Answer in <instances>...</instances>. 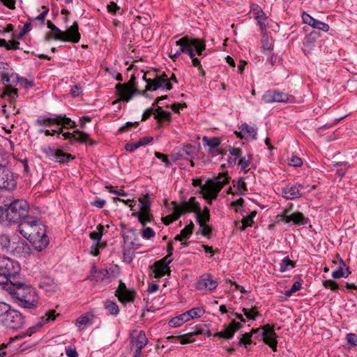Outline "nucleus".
<instances>
[{
	"mask_svg": "<svg viewBox=\"0 0 357 357\" xmlns=\"http://www.w3.org/2000/svg\"><path fill=\"white\" fill-rule=\"evenodd\" d=\"M295 266V263L290 260L289 257H285L282 262L280 264L279 271L280 272H285Z\"/></svg>",
	"mask_w": 357,
	"mask_h": 357,
	"instance_id": "nucleus-43",
	"label": "nucleus"
},
{
	"mask_svg": "<svg viewBox=\"0 0 357 357\" xmlns=\"http://www.w3.org/2000/svg\"><path fill=\"white\" fill-rule=\"evenodd\" d=\"M56 114H54L52 117H47L45 116H39L35 121L37 126H50L52 123L56 124Z\"/></svg>",
	"mask_w": 357,
	"mask_h": 357,
	"instance_id": "nucleus-37",
	"label": "nucleus"
},
{
	"mask_svg": "<svg viewBox=\"0 0 357 357\" xmlns=\"http://www.w3.org/2000/svg\"><path fill=\"white\" fill-rule=\"evenodd\" d=\"M42 8L43 9V11L40 15H38L37 17H36L33 20H38L41 22V24H43L44 22H45V17L47 16V15L49 12V8L45 6H43Z\"/></svg>",
	"mask_w": 357,
	"mask_h": 357,
	"instance_id": "nucleus-55",
	"label": "nucleus"
},
{
	"mask_svg": "<svg viewBox=\"0 0 357 357\" xmlns=\"http://www.w3.org/2000/svg\"><path fill=\"white\" fill-rule=\"evenodd\" d=\"M323 285L326 289L335 291L339 289V285L332 280H327L323 282Z\"/></svg>",
	"mask_w": 357,
	"mask_h": 357,
	"instance_id": "nucleus-53",
	"label": "nucleus"
},
{
	"mask_svg": "<svg viewBox=\"0 0 357 357\" xmlns=\"http://www.w3.org/2000/svg\"><path fill=\"white\" fill-rule=\"evenodd\" d=\"M304 216L303 213L300 212H294L289 213V211H285L284 214L282 215L281 220L286 222V223H303Z\"/></svg>",
	"mask_w": 357,
	"mask_h": 357,
	"instance_id": "nucleus-27",
	"label": "nucleus"
},
{
	"mask_svg": "<svg viewBox=\"0 0 357 357\" xmlns=\"http://www.w3.org/2000/svg\"><path fill=\"white\" fill-rule=\"evenodd\" d=\"M194 225H186L185 228H183L179 234H177L174 237L175 241H178L181 242V245L183 246H187L188 243L185 241L188 238H190L192 233Z\"/></svg>",
	"mask_w": 357,
	"mask_h": 357,
	"instance_id": "nucleus-30",
	"label": "nucleus"
},
{
	"mask_svg": "<svg viewBox=\"0 0 357 357\" xmlns=\"http://www.w3.org/2000/svg\"><path fill=\"white\" fill-rule=\"evenodd\" d=\"M224 326V331L215 333L213 334V336L227 340L231 339L234 337L235 333L242 328V324L240 322L232 320L229 325H225Z\"/></svg>",
	"mask_w": 357,
	"mask_h": 357,
	"instance_id": "nucleus-17",
	"label": "nucleus"
},
{
	"mask_svg": "<svg viewBox=\"0 0 357 357\" xmlns=\"http://www.w3.org/2000/svg\"><path fill=\"white\" fill-rule=\"evenodd\" d=\"M116 295L121 302H131L135 298V292L128 289L126 284L121 282L116 291Z\"/></svg>",
	"mask_w": 357,
	"mask_h": 357,
	"instance_id": "nucleus-22",
	"label": "nucleus"
},
{
	"mask_svg": "<svg viewBox=\"0 0 357 357\" xmlns=\"http://www.w3.org/2000/svg\"><path fill=\"white\" fill-rule=\"evenodd\" d=\"M18 231L26 238L37 251H42L49 244L45 225H19Z\"/></svg>",
	"mask_w": 357,
	"mask_h": 357,
	"instance_id": "nucleus-5",
	"label": "nucleus"
},
{
	"mask_svg": "<svg viewBox=\"0 0 357 357\" xmlns=\"http://www.w3.org/2000/svg\"><path fill=\"white\" fill-rule=\"evenodd\" d=\"M6 206H0V223H18L28 215L29 205L25 199H16Z\"/></svg>",
	"mask_w": 357,
	"mask_h": 357,
	"instance_id": "nucleus-6",
	"label": "nucleus"
},
{
	"mask_svg": "<svg viewBox=\"0 0 357 357\" xmlns=\"http://www.w3.org/2000/svg\"><path fill=\"white\" fill-rule=\"evenodd\" d=\"M146 76V73L143 76V79L146 82V91H155L160 88L166 90H171L172 89V86L169 83L165 74L155 76L153 79L147 78Z\"/></svg>",
	"mask_w": 357,
	"mask_h": 357,
	"instance_id": "nucleus-13",
	"label": "nucleus"
},
{
	"mask_svg": "<svg viewBox=\"0 0 357 357\" xmlns=\"http://www.w3.org/2000/svg\"><path fill=\"white\" fill-rule=\"evenodd\" d=\"M104 305L105 309H107L111 314L117 315L119 314V308L115 302L107 300L105 302Z\"/></svg>",
	"mask_w": 357,
	"mask_h": 357,
	"instance_id": "nucleus-46",
	"label": "nucleus"
},
{
	"mask_svg": "<svg viewBox=\"0 0 357 357\" xmlns=\"http://www.w3.org/2000/svg\"><path fill=\"white\" fill-rule=\"evenodd\" d=\"M20 76L15 73L11 68L8 70V73L3 78L2 84L8 85L6 86L4 90V95L8 96L10 100H15L17 97V89L14 88L13 86L18 84Z\"/></svg>",
	"mask_w": 357,
	"mask_h": 357,
	"instance_id": "nucleus-11",
	"label": "nucleus"
},
{
	"mask_svg": "<svg viewBox=\"0 0 357 357\" xmlns=\"http://www.w3.org/2000/svg\"><path fill=\"white\" fill-rule=\"evenodd\" d=\"M59 149H55L48 145H45L41 147L42 152L50 160H54Z\"/></svg>",
	"mask_w": 357,
	"mask_h": 357,
	"instance_id": "nucleus-41",
	"label": "nucleus"
},
{
	"mask_svg": "<svg viewBox=\"0 0 357 357\" xmlns=\"http://www.w3.org/2000/svg\"><path fill=\"white\" fill-rule=\"evenodd\" d=\"M188 311L191 319L199 318L202 317L205 312L204 310L202 307H193Z\"/></svg>",
	"mask_w": 357,
	"mask_h": 357,
	"instance_id": "nucleus-49",
	"label": "nucleus"
},
{
	"mask_svg": "<svg viewBox=\"0 0 357 357\" xmlns=\"http://www.w3.org/2000/svg\"><path fill=\"white\" fill-rule=\"evenodd\" d=\"M130 338L131 348L142 349L148 343V339L143 331H133Z\"/></svg>",
	"mask_w": 357,
	"mask_h": 357,
	"instance_id": "nucleus-19",
	"label": "nucleus"
},
{
	"mask_svg": "<svg viewBox=\"0 0 357 357\" xmlns=\"http://www.w3.org/2000/svg\"><path fill=\"white\" fill-rule=\"evenodd\" d=\"M56 125H61L63 128H73L76 127V123L75 121H72L70 118L66 117L65 114H56Z\"/></svg>",
	"mask_w": 357,
	"mask_h": 357,
	"instance_id": "nucleus-34",
	"label": "nucleus"
},
{
	"mask_svg": "<svg viewBox=\"0 0 357 357\" xmlns=\"http://www.w3.org/2000/svg\"><path fill=\"white\" fill-rule=\"evenodd\" d=\"M206 327V325H197L196 326L192 331L189 332L190 335H192V337H194L195 335H201L204 333V328Z\"/></svg>",
	"mask_w": 357,
	"mask_h": 357,
	"instance_id": "nucleus-57",
	"label": "nucleus"
},
{
	"mask_svg": "<svg viewBox=\"0 0 357 357\" xmlns=\"http://www.w3.org/2000/svg\"><path fill=\"white\" fill-rule=\"evenodd\" d=\"M39 287L47 292H54L57 289V284L54 280L49 277L41 278Z\"/></svg>",
	"mask_w": 357,
	"mask_h": 357,
	"instance_id": "nucleus-33",
	"label": "nucleus"
},
{
	"mask_svg": "<svg viewBox=\"0 0 357 357\" xmlns=\"http://www.w3.org/2000/svg\"><path fill=\"white\" fill-rule=\"evenodd\" d=\"M62 136L64 139H73L79 142H85L89 137L86 133L79 130H75L73 133L69 132H63Z\"/></svg>",
	"mask_w": 357,
	"mask_h": 357,
	"instance_id": "nucleus-32",
	"label": "nucleus"
},
{
	"mask_svg": "<svg viewBox=\"0 0 357 357\" xmlns=\"http://www.w3.org/2000/svg\"><path fill=\"white\" fill-rule=\"evenodd\" d=\"M11 67L5 62H0V78L1 81H3V78L7 75L8 73V70H10Z\"/></svg>",
	"mask_w": 357,
	"mask_h": 357,
	"instance_id": "nucleus-51",
	"label": "nucleus"
},
{
	"mask_svg": "<svg viewBox=\"0 0 357 357\" xmlns=\"http://www.w3.org/2000/svg\"><path fill=\"white\" fill-rule=\"evenodd\" d=\"M236 134L241 138L254 139L256 138L257 130L247 123H243L239 128V131L236 132Z\"/></svg>",
	"mask_w": 357,
	"mask_h": 357,
	"instance_id": "nucleus-26",
	"label": "nucleus"
},
{
	"mask_svg": "<svg viewBox=\"0 0 357 357\" xmlns=\"http://www.w3.org/2000/svg\"><path fill=\"white\" fill-rule=\"evenodd\" d=\"M202 142L204 143V146L208 147V151L209 153L217 155L219 153L218 147L219 146L220 144V141L217 137H203Z\"/></svg>",
	"mask_w": 357,
	"mask_h": 357,
	"instance_id": "nucleus-28",
	"label": "nucleus"
},
{
	"mask_svg": "<svg viewBox=\"0 0 357 357\" xmlns=\"http://www.w3.org/2000/svg\"><path fill=\"white\" fill-rule=\"evenodd\" d=\"M155 155L157 158L160 159L167 167L172 165V163L168 159L167 155L157 151L155 152Z\"/></svg>",
	"mask_w": 357,
	"mask_h": 357,
	"instance_id": "nucleus-58",
	"label": "nucleus"
},
{
	"mask_svg": "<svg viewBox=\"0 0 357 357\" xmlns=\"http://www.w3.org/2000/svg\"><path fill=\"white\" fill-rule=\"evenodd\" d=\"M302 164V160L298 156L294 155L289 160V165L293 167H300Z\"/></svg>",
	"mask_w": 357,
	"mask_h": 357,
	"instance_id": "nucleus-61",
	"label": "nucleus"
},
{
	"mask_svg": "<svg viewBox=\"0 0 357 357\" xmlns=\"http://www.w3.org/2000/svg\"><path fill=\"white\" fill-rule=\"evenodd\" d=\"M197 234L209 238L211 235V228L208 225H199V228Z\"/></svg>",
	"mask_w": 357,
	"mask_h": 357,
	"instance_id": "nucleus-47",
	"label": "nucleus"
},
{
	"mask_svg": "<svg viewBox=\"0 0 357 357\" xmlns=\"http://www.w3.org/2000/svg\"><path fill=\"white\" fill-rule=\"evenodd\" d=\"M91 321L90 319L86 315L79 317L76 321V326L81 327L82 326H86Z\"/></svg>",
	"mask_w": 357,
	"mask_h": 357,
	"instance_id": "nucleus-54",
	"label": "nucleus"
},
{
	"mask_svg": "<svg viewBox=\"0 0 357 357\" xmlns=\"http://www.w3.org/2000/svg\"><path fill=\"white\" fill-rule=\"evenodd\" d=\"M347 342L353 346H357V335L348 333L346 336Z\"/></svg>",
	"mask_w": 357,
	"mask_h": 357,
	"instance_id": "nucleus-59",
	"label": "nucleus"
},
{
	"mask_svg": "<svg viewBox=\"0 0 357 357\" xmlns=\"http://www.w3.org/2000/svg\"><path fill=\"white\" fill-rule=\"evenodd\" d=\"M154 277L155 278H160L165 276L166 274H170V268L169 266L163 263L162 261H155L154 263Z\"/></svg>",
	"mask_w": 357,
	"mask_h": 357,
	"instance_id": "nucleus-31",
	"label": "nucleus"
},
{
	"mask_svg": "<svg viewBox=\"0 0 357 357\" xmlns=\"http://www.w3.org/2000/svg\"><path fill=\"white\" fill-rule=\"evenodd\" d=\"M229 177L227 174L223 173L216 177L207 179L204 184L201 178H194L192 184L195 187H199L198 192L202 194L208 204H211L218 197L222 188L229 183Z\"/></svg>",
	"mask_w": 357,
	"mask_h": 357,
	"instance_id": "nucleus-4",
	"label": "nucleus"
},
{
	"mask_svg": "<svg viewBox=\"0 0 357 357\" xmlns=\"http://www.w3.org/2000/svg\"><path fill=\"white\" fill-rule=\"evenodd\" d=\"M252 158L250 155H248L246 158L245 157L241 158L238 161V165L241 166L242 170L245 172L249 169V165L251 162Z\"/></svg>",
	"mask_w": 357,
	"mask_h": 357,
	"instance_id": "nucleus-48",
	"label": "nucleus"
},
{
	"mask_svg": "<svg viewBox=\"0 0 357 357\" xmlns=\"http://www.w3.org/2000/svg\"><path fill=\"white\" fill-rule=\"evenodd\" d=\"M182 150L187 155H189L190 157H192L193 155H195V149L190 144L183 146Z\"/></svg>",
	"mask_w": 357,
	"mask_h": 357,
	"instance_id": "nucleus-62",
	"label": "nucleus"
},
{
	"mask_svg": "<svg viewBox=\"0 0 357 357\" xmlns=\"http://www.w3.org/2000/svg\"><path fill=\"white\" fill-rule=\"evenodd\" d=\"M14 243H11L10 239L8 236L2 234L0 236V247L3 250H6L7 252H13L14 251Z\"/></svg>",
	"mask_w": 357,
	"mask_h": 357,
	"instance_id": "nucleus-36",
	"label": "nucleus"
},
{
	"mask_svg": "<svg viewBox=\"0 0 357 357\" xmlns=\"http://www.w3.org/2000/svg\"><path fill=\"white\" fill-rule=\"evenodd\" d=\"M137 249L138 248H131V247H128L123 245V255L124 260L128 262H131L135 257L134 251Z\"/></svg>",
	"mask_w": 357,
	"mask_h": 357,
	"instance_id": "nucleus-42",
	"label": "nucleus"
},
{
	"mask_svg": "<svg viewBox=\"0 0 357 357\" xmlns=\"http://www.w3.org/2000/svg\"><path fill=\"white\" fill-rule=\"evenodd\" d=\"M0 324L8 329L17 331L24 326V317L17 310L0 301Z\"/></svg>",
	"mask_w": 357,
	"mask_h": 357,
	"instance_id": "nucleus-7",
	"label": "nucleus"
},
{
	"mask_svg": "<svg viewBox=\"0 0 357 357\" xmlns=\"http://www.w3.org/2000/svg\"><path fill=\"white\" fill-rule=\"evenodd\" d=\"M109 13L116 14V12L120 9V7L113 1L110 2L107 6Z\"/></svg>",
	"mask_w": 357,
	"mask_h": 357,
	"instance_id": "nucleus-63",
	"label": "nucleus"
},
{
	"mask_svg": "<svg viewBox=\"0 0 357 357\" xmlns=\"http://www.w3.org/2000/svg\"><path fill=\"white\" fill-rule=\"evenodd\" d=\"M10 295L13 303L25 309H36L38 306L39 296L31 285L16 281L9 283L3 289Z\"/></svg>",
	"mask_w": 357,
	"mask_h": 357,
	"instance_id": "nucleus-2",
	"label": "nucleus"
},
{
	"mask_svg": "<svg viewBox=\"0 0 357 357\" xmlns=\"http://www.w3.org/2000/svg\"><path fill=\"white\" fill-rule=\"evenodd\" d=\"M107 271L105 269L98 270L95 265H92L91 273L86 279L91 281L102 282L106 278Z\"/></svg>",
	"mask_w": 357,
	"mask_h": 357,
	"instance_id": "nucleus-29",
	"label": "nucleus"
},
{
	"mask_svg": "<svg viewBox=\"0 0 357 357\" xmlns=\"http://www.w3.org/2000/svg\"><path fill=\"white\" fill-rule=\"evenodd\" d=\"M242 312L247 319L250 320H255L256 318L260 316L259 312L257 310V307H252L250 310L243 307Z\"/></svg>",
	"mask_w": 357,
	"mask_h": 357,
	"instance_id": "nucleus-44",
	"label": "nucleus"
},
{
	"mask_svg": "<svg viewBox=\"0 0 357 357\" xmlns=\"http://www.w3.org/2000/svg\"><path fill=\"white\" fill-rule=\"evenodd\" d=\"M169 213L162 218L163 223H172L177 220L182 215L193 213L195 214L197 223H207L210 220V210L204 206L202 209L199 202L195 197L180 203L171 202Z\"/></svg>",
	"mask_w": 357,
	"mask_h": 357,
	"instance_id": "nucleus-1",
	"label": "nucleus"
},
{
	"mask_svg": "<svg viewBox=\"0 0 357 357\" xmlns=\"http://www.w3.org/2000/svg\"><path fill=\"white\" fill-rule=\"evenodd\" d=\"M116 89L121 100L126 102H128L135 93V90L127 84H118L116 85Z\"/></svg>",
	"mask_w": 357,
	"mask_h": 357,
	"instance_id": "nucleus-25",
	"label": "nucleus"
},
{
	"mask_svg": "<svg viewBox=\"0 0 357 357\" xmlns=\"http://www.w3.org/2000/svg\"><path fill=\"white\" fill-rule=\"evenodd\" d=\"M124 245L131 248H139L142 245L138 233L128 225H121Z\"/></svg>",
	"mask_w": 357,
	"mask_h": 357,
	"instance_id": "nucleus-14",
	"label": "nucleus"
},
{
	"mask_svg": "<svg viewBox=\"0 0 357 357\" xmlns=\"http://www.w3.org/2000/svg\"><path fill=\"white\" fill-rule=\"evenodd\" d=\"M217 286L218 282L208 273L203 274L196 283V288L200 291H213Z\"/></svg>",
	"mask_w": 357,
	"mask_h": 357,
	"instance_id": "nucleus-16",
	"label": "nucleus"
},
{
	"mask_svg": "<svg viewBox=\"0 0 357 357\" xmlns=\"http://www.w3.org/2000/svg\"><path fill=\"white\" fill-rule=\"evenodd\" d=\"M13 252L18 255H22L26 257L31 252V248L28 243L25 241H18L17 245L14 248Z\"/></svg>",
	"mask_w": 357,
	"mask_h": 357,
	"instance_id": "nucleus-35",
	"label": "nucleus"
},
{
	"mask_svg": "<svg viewBox=\"0 0 357 357\" xmlns=\"http://www.w3.org/2000/svg\"><path fill=\"white\" fill-rule=\"evenodd\" d=\"M262 100L265 103L272 102H296V98L291 95H289L286 93L278 91L275 90H271L266 91L263 97Z\"/></svg>",
	"mask_w": 357,
	"mask_h": 357,
	"instance_id": "nucleus-12",
	"label": "nucleus"
},
{
	"mask_svg": "<svg viewBox=\"0 0 357 357\" xmlns=\"http://www.w3.org/2000/svg\"><path fill=\"white\" fill-rule=\"evenodd\" d=\"M73 159L74 157L71 154L64 153L62 150L59 149L54 161L59 163H67Z\"/></svg>",
	"mask_w": 357,
	"mask_h": 357,
	"instance_id": "nucleus-39",
	"label": "nucleus"
},
{
	"mask_svg": "<svg viewBox=\"0 0 357 357\" xmlns=\"http://www.w3.org/2000/svg\"><path fill=\"white\" fill-rule=\"evenodd\" d=\"M175 43L180 47L175 52L176 54L180 56L182 53H184L189 56L192 59L193 66L197 67L204 75L205 73L202 67L200 60L196 57V55L202 58L206 55L205 40L197 38L184 36L176 40Z\"/></svg>",
	"mask_w": 357,
	"mask_h": 357,
	"instance_id": "nucleus-3",
	"label": "nucleus"
},
{
	"mask_svg": "<svg viewBox=\"0 0 357 357\" xmlns=\"http://www.w3.org/2000/svg\"><path fill=\"white\" fill-rule=\"evenodd\" d=\"M55 313L56 312L54 310L47 312L45 315L41 317L40 322H38L36 326H31L27 329L24 336H31L32 334L36 333L38 328L42 327L44 324L50 321H54L56 318Z\"/></svg>",
	"mask_w": 357,
	"mask_h": 357,
	"instance_id": "nucleus-21",
	"label": "nucleus"
},
{
	"mask_svg": "<svg viewBox=\"0 0 357 357\" xmlns=\"http://www.w3.org/2000/svg\"><path fill=\"white\" fill-rule=\"evenodd\" d=\"M301 288V283L300 282H295L293 285L291 286V287L287 290L284 293V295L287 296V297H290L292 294L296 292L297 291L300 290Z\"/></svg>",
	"mask_w": 357,
	"mask_h": 357,
	"instance_id": "nucleus-52",
	"label": "nucleus"
},
{
	"mask_svg": "<svg viewBox=\"0 0 357 357\" xmlns=\"http://www.w3.org/2000/svg\"><path fill=\"white\" fill-rule=\"evenodd\" d=\"M21 271L20 264L18 261L9 257L0 259V286L4 289L9 283L15 281V277L19 275Z\"/></svg>",
	"mask_w": 357,
	"mask_h": 357,
	"instance_id": "nucleus-8",
	"label": "nucleus"
},
{
	"mask_svg": "<svg viewBox=\"0 0 357 357\" xmlns=\"http://www.w3.org/2000/svg\"><path fill=\"white\" fill-rule=\"evenodd\" d=\"M0 47H4L7 50H16L20 49V43L16 40H8L0 38Z\"/></svg>",
	"mask_w": 357,
	"mask_h": 357,
	"instance_id": "nucleus-40",
	"label": "nucleus"
},
{
	"mask_svg": "<svg viewBox=\"0 0 357 357\" xmlns=\"http://www.w3.org/2000/svg\"><path fill=\"white\" fill-rule=\"evenodd\" d=\"M52 31V36L54 37V39L59 40H63V31H61L60 29H59L57 26Z\"/></svg>",
	"mask_w": 357,
	"mask_h": 357,
	"instance_id": "nucleus-60",
	"label": "nucleus"
},
{
	"mask_svg": "<svg viewBox=\"0 0 357 357\" xmlns=\"http://www.w3.org/2000/svg\"><path fill=\"white\" fill-rule=\"evenodd\" d=\"M333 263H337L338 264V268L332 273V277L334 279H339L341 278H347L351 271H349V267L347 266L344 260L340 257L338 255L335 256V259L333 261Z\"/></svg>",
	"mask_w": 357,
	"mask_h": 357,
	"instance_id": "nucleus-20",
	"label": "nucleus"
},
{
	"mask_svg": "<svg viewBox=\"0 0 357 357\" xmlns=\"http://www.w3.org/2000/svg\"><path fill=\"white\" fill-rule=\"evenodd\" d=\"M103 234V225H98L96 227V229L93 231L91 232L89 234L90 238L93 241H96V243H99L100 241Z\"/></svg>",
	"mask_w": 357,
	"mask_h": 357,
	"instance_id": "nucleus-45",
	"label": "nucleus"
},
{
	"mask_svg": "<svg viewBox=\"0 0 357 357\" xmlns=\"http://www.w3.org/2000/svg\"><path fill=\"white\" fill-rule=\"evenodd\" d=\"M301 184H289L282 188V195L287 199H294L302 196L301 190L304 188Z\"/></svg>",
	"mask_w": 357,
	"mask_h": 357,
	"instance_id": "nucleus-18",
	"label": "nucleus"
},
{
	"mask_svg": "<svg viewBox=\"0 0 357 357\" xmlns=\"http://www.w3.org/2000/svg\"><path fill=\"white\" fill-rule=\"evenodd\" d=\"M302 20L305 24H308L312 28L322 30L324 32H327L329 30V26L328 24L313 18L306 13H303Z\"/></svg>",
	"mask_w": 357,
	"mask_h": 357,
	"instance_id": "nucleus-23",
	"label": "nucleus"
},
{
	"mask_svg": "<svg viewBox=\"0 0 357 357\" xmlns=\"http://www.w3.org/2000/svg\"><path fill=\"white\" fill-rule=\"evenodd\" d=\"M63 41L77 43L80 39V33L78 31V24L75 22L67 30L63 31Z\"/></svg>",
	"mask_w": 357,
	"mask_h": 357,
	"instance_id": "nucleus-24",
	"label": "nucleus"
},
{
	"mask_svg": "<svg viewBox=\"0 0 357 357\" xmlns=\"http://www.w3.org/2000/svg\"><path fill=\"white\" fill-rule=\"evenodd\" d=\"M183 324V321L181 319L180 315L173 317L168 322V324L171 328H177L182 326Z\"/></svg>",
	"mask_w": 357,
	"mask_h": 357,
	"instance_id": "nucleus-50",
	"label": "nucleus"
},
{
	"mask_svg": "<svg viewBox=\"0 0 357 357\" xmlns=\"http://www.w3.org/2000/svg\"><path fill=\"white\" fill-rule=\"evenodd\" d=\"M132 214H137L140 223L151 222L153 221V216L150 213L151 202L149 197L146 195L139 199L137 204H129Z\"/></svg>",
	"mask_w": 357,
	"mask_h": 357,
	"instance_id": "nucleus-10",
	"label": "nucleus"
},
{
	"mask_svg": "<svg viewBox=\"0 0 357 357\" xmlns=\"http://www.w3.org/2000/svg\"><path fill=\"white\" fill-rule=\"evenodd\" d=\"M16 186L13 173L7 169H0V189L13 190Z\"/></svg>",
	"mask_w": 357,
	"mask_h": 357,
	"instance_id": "nucleus-15",
	"label": "nucleus"
},
{
	"mask_svg": "<svg viewBox=\"0 0 357 357\" xmlns=\"http://www.w3.org/2000/svg\"><path fill=\"white\" fill-rule=\"evenodd\" d=\"M143 238L146 239H150L151 238L155 236V231L150 227H146L142 230V234Z\"/></svg>",
	"mask_w": 357,
	"mask_h": 357,
	"instance_id": "nucleus-56",
	"label": "nucleus"
},
{
	"mask_svg": "<svg viewBox=\"0 0 357 357\" xmlns=\"http://www.w3.org/2000/svg\"><path fill=\"white\" fill-rule=\"evenodd\" d=\"M66 354L68 357H77L78 354L75 347H66Z\"/></svg>",
	"mask_w": 357,
	"mask_h": 357,
	"instance_id": "nucleus-64",
	"label": "nucleus"
},
{
	"mask_svg": "<svg viewBox=\"0 0 357 357\" xmlns=\"http://www.w3.org/2000/svg\"><path fill=\"white\" fill-rule=\"evenodd\" d=\"M192 335H190V333H188L183 335L168 336L167 339L171 342L175 339H178L180 340L181 344H185L194 342V340H192Z\"/></svg>",
	"mask_w": 357,
	"mask_h": 357,
	"instance_id": "nucleus-38",
	"label": "nucleus"
},
{
	"mask_svg": "<svg viewBox=\"0 0 357 357\" xmlns=\"http://www.w3.org/2000/svg\"><path fill=\"white\" fill-rule=\"evenodd\" d=\"M261 331L264 342L268 345L273 351H276L278 344V335L275 333L273 326L270 324H266L262 326V328L252 329L250 333H246L243 334L242 337L240 339L239 344H243L245 347L248 344H250L252 343V334L257 333Z\"/></svg>",
	"mask_w": 357,
	"mask_h": 357,
	"instance_id": "nucleus-9",
	"label": "nucleus"
}]
</instances>
